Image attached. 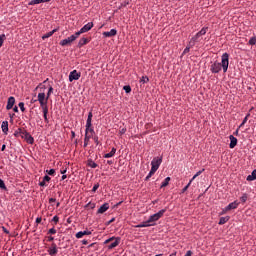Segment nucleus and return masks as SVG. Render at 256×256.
<instances>
[{"label": "nucleus", "mask_w": 256, "mask_h": 256, "mask_svg": "<svg viewBox=\"0 0 256 256\" xmlns=\"http://www.w3.org/2000/svg\"><path fill=\"white\" fill-rule=\"evenodd\" d=\"M91 29H93V22H89L84 25L80 31L76 32V35L79 37V35H82V33H87L88 31H91Z\"/></svg>", "instance_id": "1a4fd4ad"}, {"label": "nucleus", "mask_w": 256, "mask_h": 256, "mask_svg": "<svg viewBox=\"0 0 256 256\" xmlns=\"http://www.w3.org/2000/svg\"><path fill=\"white\" fill-rule=\"evenodd\" d=\"M169 181H171V177H166L161 184V189H163V187H167V185H169Z\"/></svg>", "instance_id": "c756f323"}, {"label": "nucleus", "mask_w": 256, "mask_h": 256, "mask_svg": "<svg viewBox=\"0 0 256 256\" xmlns=\"http://www.w3.org/2000/svg\"><path fill=\"white\" fill-rule=\"evenodd\" d=\"M59 31V28H56L48 33H46L45 35L42 36L43 41H45V39H49V37H53V35H55V33H57Z\"/></svg>", "instance_id": "f8f14e48"}, {"label": "nucleus", "mask_w": 256, "mask_h": 256, "mask_svg": "<svg viewBox=\"0 0 256 256\" xmlns=\"http://www.w3.org/2000/svg\"><path fill=\"white\" fill-rule=\"evenodd\" d=\"M193 183V181H189V183L182 189V193H185V191H187V189H189V187H191V184Z\"/></svg>", "instance_id": "79ce46f5"}, {"label": "nucleus", "mask_w": 256, "mask_h": 256, "mask_svg": "<svg viewBox=\"0 0 256 256\" xmlns=\"http://www.w3.org/2000/svg\"><path fill=\"white\" fill-rule=\"evenodd\" d=\"M161 163H163V158L155 157L151 161V169H154V171H157L159 167L161 166Z\"/></svg>", "instance_id": "423d86ee"}, {"label": "nucleus", "mask_w": 256, "mask_h": 256, "mask_svg": "<svg viewBox=\"0 0 256 256\" xmlns=\"http://www.w3.org/2000/svg\"><path fill=\"white\" fill-rule=\"evenodd\" d=\"M41 221H42L41 217L36 218V223L37 224L41 223Z\"/></svg>", "instance_id": "0e129e2a"}, {"label": "nucleus", "mask_w": 256, "mask_h": 256, "mask_svg": "<svg viewBox=\"0 0 256 256\" xmlns=\"http://www.w3.org/2000/svg\"><path fill=\"white\" fill-rule=\"evenodd\" d=\"M95 135V130L93 129V127H89V129L86 127V130H85V135Z\"/></svg>", "instance_id": "7c9ffc66"}, {"label": "nucleus", "mask_w": 256, "mask_h": 256, "mask_svg": "<svg viewBox=\"0 0 256 256\" xmlns=\"http://www.w3.org/2000/svg\"><path fill=\"white\" fill-rule=\"evenodd\" d=\"M102 35L104 37H115V35H117V29H111L108 32H103Z\"/></svg>", "instance_id": "ddd939ff"}, {"label": "nucleus", "mask_w": 256, "mask_h": 256, "mask_svg": "<svg viewBox=\"0 0 256 256\" xmlns=\"http://www.w3.org/2000/svg\"><path fill=\"white\" fill-rule=\"evenodd\" d=\"M223 69V73H227L229 69V53H224L221 56V62L214 61L210 65L211 73L217 74Z\"/></svg>", "instance_id": "f257e3e1"}, {"label": "nucleus", "mask_w": 256, "mask_h": 256, "mask_svg": "<svg viewBox=\"0 0 256 256\" xmlns=\"http://www.w3.org/2000/svg\"><path fill=\"white\" fill-rule=\"evenodd\" d=\"M46 173H48L49 175H55V169L47 170Z\"/></svg>", "instance_id": "5fc2aeb1"}, {"label": "nucleus", "mask_w": 256, "mask_h": 256, "mask_svg": "<svg viewBox=\"0 0 256 256\" xmlns=\"http://www.w3.org/2000/svg\"><path fill=\"white\" fill-rule=\"evenodd\" d=\"M229 210H227V207H225L222 212L220 213V215H225V213H228Z\"/></svg>", "instance_id": "4d7b16f0"}, {"label": "nucleus", "mask_w": 256, "mask_h": 256, "mask_svg": "<svg viewBox=\"0 0 256 256\" xmlns=\"http://www.w3.org/2000/svg\"><path fill=\"white\" fill-rule=\"evenodd\" d=\"M195 43H197L193 38H191V40L188 43V47H190V49H193V47H195Z\"/></svg>", "instance_id": "4c0bfd02"}, {"label": "nucleus", "mask_w": 256, "mask_h": 256, "mask_svg": "<svg viewBox=\"0 0 256 256\" xmlns=\"http://www.w3.org/2000/svg\"><path fill=\"white\" fill-rule=\"evenodd\" d=\"M48 253H49L50 256H55V255H57V253H59V250L55 249V248H52L50 246L49 249H48Z\"/></svg>", "instance_id": "393cba45"}, {"label": "nucleus", "mask_w": 256, "mask_h": 256, "mask_svg": "<svg viewBox=\"0 0 256 256\" xmlns=\"http://www.w3.org/2000/svg\"><path fill=\"white\" fill-rule=\"evenodd\" d=\"M87 165H88V167H91L92 169H97V167H98L97 163H95V161H93L91 159L88 160Z\"/></svg>", "instance_id": "a878e982"}, {"label": "nucleus", "mask_w": 256, "mask_h": 256, "mask_svg": "<svg viewBox=\"0 0 256 256\" xmlns=\"http://www.w3.org/2000/svg\"><path fill=\"white\" fill-rule=\"evenodd\" d=\"M50 247H52V249H58L57 244H55V242H53Z\"/></svg>", "instance_id": "052dcab7"}, {"label": "nucleus", "mask_w": 256, "mask_h": 256, "mask_svg": "<svg viewBox=\"0 0 256 256\" xmlns=\"http://www.w3.org/2000/svg\"><path fill=\"white\" fill-rule=\"evenodd\" d=\"M247 117H245L242 121V123L239 125V129H241V127H243L245 125V123H247Z\"/></svg>", "instance_id": "603ef678"}, {"label": "nucleus", "mask_w": 256, "mask_h": 256, "mask_svg": "<svg viewBox=\"0 0 256 256\" xmlns=\"http://www.w3.org/2000/svg\"><path fill=\"white\" fill-rule=\"evenodd\" d=\"M49 181H51V177H49L48 175H45L43 177V181L39 182V186L40 187H47V183H49Z\"/></svg>", "instance_id": "f3484780"}, {"label": "nucleus", "mask_w": 256, "mask_h": 256, "mask_svg": "<svg viewBox=\"0 0 256 256\" xmlns=\"http://www.w3.org/2000/svg\"><path fill=\"white\" fill-rule=\"evenodd\" d=\"M56 199L55 198H50L49 203H55Z\"/></svg>", "instance_id": "338daca9"}, {"label": "nucleus", "mask_w": 256, "mask_h": 256, "mask_svg": "<svg viewBox=\"0 0 256 256\" xmlns=\"http://www.w3.org/2000/svg\"><path fill=\"white\" fill-rule=\"evenodd\" d=\"M1 129L5 135H7V132L9 131V122L8 121H3L1 124Z\"/></svg>", "instance_id": "a211bd4d"}, {"label": "nucleus", "mask_w": 256, "mask_h": 256, "mask_svg": "<svg viewBox=\"0 0 256 256\" xmlns=\"http://www.w3.org/2000/svg\"><path fill=\"white\" fill-rule=\"evenodd\" d=\"M189 51H191V48L189 46H187L184 51H183V55H187V53H189Z\"/></svg>", "instance_id": "864d4df0"}, {"label": "nucleus", "mask_w": 256, "mask_h": 256, "mask_svg": "<svg viewBox=\"0 0 256 256\" xmlns=\"http://www.w3.org/2000/svg\"><path fill=\"white\" fill-rule=\"evenodd\" d=\"M109 210V203H104L97 211L98 214H103Z\"/></svg>", "instance_id": "2eb2a0df"}, {"label": "nucleus", "mask_w": 256, "mask_h": 256, "mask_svg": "<svg viewBox=\"0 0 256 256\" xmlns=\"http://www.w3.org/2000/svg\"><path fill=\"white\" fill-rule=\"evenodd\" d=\"M41 3H43V0H31L29 5H39Z\"/></svg>", "instance_id": "f704fd0d"}, {"label": "nucleus", "mask_w": 256, "mask_h": 256, "mask_svg": "<svg viewBox=\"0 0 256 256\" xmlns=\"http://www.w3.org/2000/svg\"><path fill=\"white\" fill-rule=\"evenodd\" d=\"M165 213H167V209H162L158 213L151 215L148 219V223H150V225H152L153 227L155 225V222L159 221V219H161V217H163Z\"/></svg>", "instance_id": "7ed1b4c3"}, {"label": "nucleus", "mask_w": 256, "mask_h": 256, "mask_svg": "<svg viewBox=\"0 0 256 256\" xmlns=\"http://www.w3.org/2000/svg\"><path fill=\"white\" fill-rule=\"evenodd\" d=\"M71 135H72V139H75V131H72Z\"/></svg>", "instance_id": "774afa93"}, {"label": "nucleus", "mask_w": 256, "mask_h": 256, "mask_svg": "<svg viewBox=\"0 0 256 256\" xmlns=\"http://www.w3.org/2000/svg\"><path fill=\"white\" fill-rule=\"evenodd\" d=\"M229 139H230V144H229L230 149H235V147H237V138L233 135H230Z\"/></svg>", "instance_id": "9b49d317"}, {"label": "nucleus", "mask_w": 256, "mask_h": 256, "mask_svg": "<svg viewBox=\"0 0 256 256\" xmlns=\"http://www.w3.org/2000/svg\"><path fill=\"white\" fill-rule=\"evenodd\" d=\"M13 105H15V97L10 96L7 101L6 109L7 111H10V109H13Z\"/></svg>", "instance_id": "9d476101"}, {"label": "nucleus", "mask_w": 256, "mask_h": 256, "mask_svg": "<svg viewBox=\"0 0 256 256\" xmlns=\"http://www.w3.org/2000/svg\"><path fill=\"white\" fill-rule=\"evenodd\" d=\"M95 203H91V202H89L87 205H86V207H88L89 209H95Z\"/></svg>", "instance_id": "de8ad7c7"}, {"label": "nucleus", "mask_w": 256, "mask_h": 256, "mask_svg": "<svg viewBox=\"0 0 256 256\" xmlns=\"http://www.w3.org/2000/svg\"><path fill=\"white\" fill-rule=\"evenodd\" d=\"M54 240H55V238H54L53 236H49V237H48V241H49V242L54 241Z\"/></svg>", "instance_id": "69168bd1"}, {"label": "nucleus", "mask_w": 256, "mask_h": 256, "mask_svg": "<svg viewBox=\"0 0 256 256\" xmlns=\"http://www.w3.org/2000/svg\"><path fill=\"white\" fill-rule=\"evenodd\" d=\"M203 171H205V169H202L200 171H198L190 181H195V179H197V177H199V175H201V173H203Z\"/></svg>", "instance_id": "c9c22d12"}, {"label": "nucleus", "mask_w": 256, "mask_h": 256, "mask_svg": "<svg viewBox=\"0 0 256 256\" xmlns=\"http://www.w3.org/2000/svg\"><path fill=\"white\" fill-rule=\"evenodd\" d=\"M13 111H14V113H19V108H18L17 106H15V107L13 108Z\"/></svg>", "instance_id": "680f3d73"}, {"label": "nucleus", "mask_w": 256, "mask_h": 256, "mask_svg": "<svg viewBox=\"0 0 256 256\" xmlns=\"http://www.w3.org/2000/svg\"><path fill=\"white\" fill-rule=\"evenodd\" d=\"M79 36L77 35V33L71 35L70 37L63 39L62 41H60V45L62 47H65L67 45H71L73 43V41H75Z\"/></svg>", "instance_id": "39448f33"}, {"label": "nucleus", "mask_w": 256, "mask_h": 256, "mask_svg": "<svg viewBox=\"0 0 256 256\" xmlns=\"http://www.w3.org/2000/svg\"><path fill=\"white\" fill-rule=\"evenodd\" d=\"M123 89H124L125 93H131V86L126 85L123 87Z\"/></svg>", "instance_id": "c03bdc74"}, {"label": "nucleus", "mask_w": 256, "mask_h": 256, "mask_svg": "<svg viewBox=\"0 0 256 256\" xmlns=\"http://www.w3.org/2000/svg\"><path fill=\"white\" fill-rule=\"evenodd\" d=\"M136 227H138L139 229L143 228V227H153V224H151L149 222V220L142 222L140 224H138Z\"/></svg>", "instance_id": "412c9836"}, {"label": "nucleus", "mask_w": 256, "mask_h": 256, "mask_svg": "<svg viewBox=\"0 0 256 256\" xmlns=\"http://www.w3.org/2000/svg\"><path fill=\"white\" fill-rule=\"evenodd\" d=\"M48 81H49V79H46L43 83H40V84L36 87V89H45L44 84L47 83Z\"/></svg>", "instance_id": "58836bf2"}, {"label": "nucleus", "mask_w": 256, "mask_h": 256, "mask_svg": "<svg viewBox=\"0 0 256 256\" xmlns=\"http://www.w3.org/2000/svg\"><path fill=\"white\" fill-rule=\"evenodd\" d=\"M18 106L20 107V111H22V113H25V103L20 102Z\"/></svg>", "instance_id": "a19ab883"}, {"label": "nucleus", "mask_w": 256, "mask_h": 256, "mask_svg": "<svg viewBox=\"0 0 256 256\" xmlns=\"http://www.w3.org/2000/svg\"><path fill=\"white\" fill-rule=\"evenodd\" d=\"M55 233H57V230L55 228H51L48 231V235H55Z\"/></svg>", "instance_id": "a18cd8bd"}, {"label": "nucleus", "mask_w": 256, "mask_h": 256, "mask_svg": "<svg viewBox=\"0 0 256 256\" xmlns=\"http://www.w3.org/2000/svg\"><path fill=\"white\" fill-rule=\"evenodd\" d=\"M201 36H200V34H199V32L198 33H196V35L194 36V37H192V39L197 43L198 41H199V38H200Z\"/></svg>", "instance_id": "49530a36"}, {"label": "nucleus", "mask_w": 256, "mask_h": 256, "mask_svg": "<svg viewBox=\"0 0 256 256\" xmlns=\"http://www.w3.org/2000/svg\"><path fill=\"white\" fill-rule=\"evenodd\" d=\"M19 135H21V133H19V129H18V131H15L14 136L19 137Z\"/></svg>", "instance_id": "e2e57ef3"}, {"label": "nucleus", "mask_w": 256, "mask_h": 256, "mask_svg": "<svg viewBox=\"0 0 256 256\" xmlns=\"http://www.w3.org/2000/svg\"><path fill=\"white\" fill-rule=\"evenodd\" d=\"M84 235H91V231L89 230H84L76 233L75 237L76 239H82Z\"/></svg>", "instance_id": "dca6fc26"}, {"label": "nucleus", "mask_w": 256, "mask_h": 256, "mask_svg": "<svg viewBox=\"0 0 256 256\" xmlns=\"http://www.w3.org/2000/svg\"><path fill=\"white\" fill-rule=\"evenodd\" d=\"M99 189V183H96L92 188V193H95Z\"/></svg>", "instance_id": "8fccbe9b"}, {"label": "nucleus", "mask_w": 256, "mask_h": 256, "mask_svg": "<svg viewBox=\"0 0 256 256\" xmlns=\"http://www.w3.org/2000/svg\"><path fill=\"white\" fill-rule=\"evenodd\" d=\"M207 29H209V28H207V27L202 28V29L198 32V35H199L200 37H202V35H206V34H207Z\"/></svg>", "instance_id": "72a5a7b5"}, {"label": "nucleus", "mask_w": 256, "mask_h": 256, "mask_svg": "<svg viewBox=\"0 0 256 256\" xmlns=\"http://www.w3.org/2000/svg\"><path fill=\"white\" fill-rule=\"evenodd\" d=\"M81 79V72H77V70H73L69 74V81L73 83V81H79Z\"/></svg>", "instance_id": "6e6552de"}, {"label": "nucleus", "mask_w": 256, "mask_h": 256, "mask_svg": "<svg viewBox=\"0 0 256 256\" xmlns=\"http://www.w3.org/2000/svg\"><path fill=\"white\" fill-rule=\"evenodd\" d=\"M40 107L42 109L45 123H49V118H47V115L49 113V106H47L45 98H43V96H40Z\"/></svg>", "instance_id": "f03ea898"}, {"label": "nucleus", "mask_w": 256, "mask_h": 256, "mask_svg": "<svg viewBox=\"0 0 256 256\" xmlns=\"http://www.w3.org/2000/svg\"><path fill=\"white\" fill-rule=\"evenodd\" d=\"M239 207V202L234 201L229 204V206H226V211H233V209H237Z\"/></svg>", "instance_id": "4468645a"}, {"label": "nucleus", "mask_w": 256, "mask_h": 256, "mask_svg": "<svg viewBox=\"0 0 256 256\" xmlns=\"http://www.w3.org/2000/svg\"><path fill=\"white\" fill-rule=\"evenodd\" d=\"M91 139V136H89L88 134H85L84 137V147H87V145H89V140Z\"/></svg>", "instance_id": "2f4dec72"}, {"label": "nucleus", "mask_w": 256, "mask_h": 256, "mask_svg": "<svg viewBox=\"0 0 256 256\" xmlns=\"http://www.w3.org/2000/svg\"><path fill=\"white\" fill-rule=\"evenodd\" d=\"M193 255V252L191 250H188L184 256H191Z\"/></svg>", "instance_id": "13d9d810"}, {"label": "nucleus", "mask_w": 256, "mask_h": 256, "mask_svg": "<svg viewBox=\"0 0 256 256\" xmlns=\"http://www.w3.org/2000/svg\"><path fill=\"white\" fill-rule=\"evenodd\" d=\"M87 43H89V39L88 38H81L79 40L78 47H83L84 45H87Z\"/></svg>", "instance_id": "b1692460"}, {"label": "nucleus", "mask_w": 256, "mask_h": 256, "mask_svg": "<svg viewBox=\"0 0 256 256\" xmlns=\"http://www.w3.org/2000/svg\"><path fill=\"white\" fill-rule=\"evenodd\" d=\"M52 221L55 223V225H57L59 223V216H54Z\"/></svg>", "instance_id": "3c124183"}, {"label": "nucleus", "mask_w": 256, "mask_h": 256, "mask_svg": "<svg viewBox=\"0 0 256 256\" xmlns=\"http://www.w3.org/2000/svg\"><path fill=\"white\" fill-rule=\"evenodd\" d=\"M247 199H248V196L247 194H243L242 197L240 198V200L242 201V203H247Z\"/></svg>", "instance_id": "37998d69"}, {"label": "nucleus", "mask_w": 256, "mask_h": 256, "mask_svg": "<svg viewBox=\"0 0 256 256\" xmlns=\"http://www.w3.org/2000/svg\"><path fill=\"white\" fill-rule=\"evenodd\" d=\"M140 83H149V77L147 76H142L141 79H140Z\"/></svg>", "instance_id": "e433bc0d"}, {"label": "nucleus", "mask_w": 256, "mask_h": 256, "mask_svg": "<svg viewBox=\"0 0 256 256\" xmlns=\"http://www.w3.org/2000/svg\"><path fill=\"white\" fill-rule=\"evenodd\" d=\"M4 41H5V35H0V47H3Z\"/></svg>", "instance_id": "09e8293b"}, {"label": "nucleus", "mask_w": 256, "mask_h": 256, "mask_svg": "<svg viewBox=\"0 0 256 256\" xmlns=\"http://www.w3.org/2000/svg\"><path fill=\"white\" fill-rule=\"evenodd\" d=\"M115 153H117V149L116 148H112V150L109 153L104 155V158L105 159H110V157H114L115 156Z\"/></svg>", "instance_id": "aec40b11"}, {"label": "nucleus", "mask_w": 256, "mask_h": 256, "mask_svg": "<svg viewBox=\"0 0 256 256\" xmlns=\"http://www.w3.org/2000/svg\"><path fill=\"white\" fill-rule=\"evenodd\" d=\"M0 189H2V191H7V186L5 185V181H3V179L0 178Z\"/></svg>", "instance_id": "473e14b6"}, {"label": "nucleus", "mask_w": 256, "mask_h": 256, "mask_svg": "<svg viewBox=\"0 0 256 256\" xmlns=\"http://www.w3.org/2000/svg\"><path fill=\"white\" fill-rule=\"evenodd\" d=\"M230 219H231V217H229V216L221 217L218 222V225H225V223H227Z\"/></svg>", "instance_id": "5701e85b"}, {"label": "nucleus", "mask_w": 256, "mask_h": 256, "mask_svg": "<svg viewBox=\"0 0 256 256\" xmlns=\"http://www.w3.org/2000/svg\"><path fill=\"white\" fill-rule=\"evenodd\" d=\"M256 180V169L252 171L251 175H248L246 181H255Z\"/></svg>", "instance_id": "4be33fe9"}, {"label": "nucleus", "mask_w": 256, "mask_h": 256, "mask_svg": "<svg viewBox=\"0 0 256 256\" xmlns=\"http://www.w3.org/2000/svg\"><path fill=\"white\" fill-rule=\"evenodd\" d=\"M19 133H20L22 139H26L27 135H30L29 132H27L26 130H23L21 128H19Z\"/></svg>", "instance_id": "c85d7f7f"}, {"label": "nucleus", "mask_w": 256, "mask_h": 256, "mask_svg": "<svg viewBox=\"0 0 256 256\" xmlns=\"http://www.w3.org/2000/svg\"><path fill=\"white\" fill-rule=\"evenodd\" d=\"M91 121H93V112H89L88 118L86 121V127L89 129V127H92Z\"/></svg>", "instance_id": "6ab92c4d"}, {"label": "nucleus", "mask_w": 256, "mask_h": 256, "mask_svg": "<svg viewBox=\"0 0 256 256\" xmlns=\"http://www.w3.org/2000/svg\"><path fill=\"white\" fill-rule=\"evenodd\" d=\"M53 93V86H50L47 92V95H45V92H40L38 94V101L40 102V96L44 98V101H46V105L47 103H49V97H51V94Z\"/></svg>", "instance_id": "0eeeda50"}, {"label": "nucleus", "mask_w": 256, "mask_h": 256, "mask_svg": "<svg viewBox=\"0 0 256 256\" xmlns=\"http://www.w3.org/2000/svg\"><path fill=\"white\" fill-rule=\"evenodd\" d=\"M25 139L27 143H29V145H33V143H35V139L33 138V136H31V134H27V137Z\"/></svg>", "instance_id": "bb28decb"}, {"label": "nucleus", "mask_w": 256, "mask_h": 256, "mask_svg": "<svg viewBox=\"0 0 256 256\" xmlns=\"http://www.w3.org/2000/svg\"><path fill=\"white\" fill-rule=\"evenodd\" d=\"M248 43L249 45H256V36L251 37Z\"/></svg>", "instance_id": "ea45409f"}, {"label": "nucleus", "mask_w": 256, "mask_h": 256, "mask_svg": "<svg viewBox=\"0 0 256 256\" xmlns=\"http://www.w3.org/2000/svg\"><path fill=\"white\" fill-rule=\"evenodd\" d=\"M112 241H114V242H112ZM109 243H111V244L108 245V249H115V247H118L119 243H121V238L113 236V237L105 240V242H104L105 245H107Z\"/></svg>", "instance_id": "20e7f679"}, {"label": "nucleus", "mask_w": 256, "mask_h": 256, "mask_svg": "<svg viewBox=\"0 0 256 256\" xmlns=\"http://www.w3.org/2000/svg\"><path fill=\"white\" fill-rule=\"evenodd\" d=\"M93 141L96 143V145H99V136H94Z\"/></svg>", "instance_id": "6e6d98bb"}, {"label": "nucleus", "mask_w": 256, "mask_h": 256, "mask_svg": "<svg viewBox=\"0 0 256 256\" xmlns=\"http://www.w3.org/2000/svg\"><path fill=\"white\" fill-rule=\"evenodd\" d=\"M2 230H3L4 233H6V235H9V230H7V228L2 227Z\"/></svg>", "instance_id": "bf43d9fd"}, {"label": "nucleus", "mask_w": 256, "mask_h": 256, "mask_svg": "<svg viewBox=\"0 0 256 256\" xmlns=\"http://www.w3.org/2000/svg\"><path fill=\"white\" fill-rule=\"evenodd\" d=\"M155 173H157V170H154L153 168H151L150 172L148 173V175L145 178V181H149L150 177H153V175H155Z\"/></svg>", "instance_id": "cd10ccee"}]
</instances>
